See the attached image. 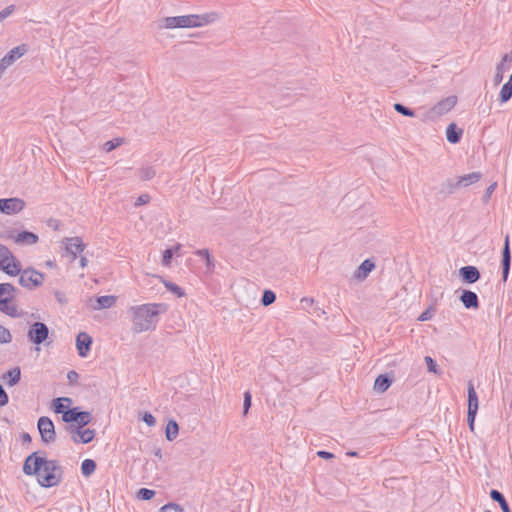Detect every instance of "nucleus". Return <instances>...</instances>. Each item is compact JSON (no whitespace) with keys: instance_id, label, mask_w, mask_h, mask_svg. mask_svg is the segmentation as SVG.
I'll use <instances>...</instances> for the list:
<instances>
[{"instance_id":"1","label":"nucleus","mask_w":512,"mask_h":512,"mask_svg":"<svg viewBox=\"0 0 512 512\" xmlns=\"http://www.w3.org/2000/svg\"><path fill=\"white\" fill-rule=\"evenodd\" d=\"M27 476H35L43 488L58 486L63 481L64 468L59 460L48 459L45 451H35L28 455L22 467Z\"/></svg>"},{"instance_id":"2","label":"nucleus","mask_w":512,"mask_h":512,"mask_svg":"<svg viewBox=\"0 0 512 512\" xmlns=\"http://www.w3.org/2000/svg\"><path fill=\"white\" fill-rule=\"evenodd\" d=\"M133 330L137 333L155 330L159 315L166 311L162 303H149L131 307Z\"/></svg>"},{"instance_id":"3","label":"nucleus","mask_w":512,"mask_h":512,"mask_svg":"<svg viewBox=\"0 0 512 512\" xmlns=\"http://www.w3.org/2000/svg\"><path fill=\"white\" fill-rule=\"evenodd\" d=\"M16 291V288L10 283H1L0 284V311L10 317L18 318L23 315L17 308V306L12 302L13 293Z\"/></svg>"},{"instance_id":"4","label":"nucleus","mask_w":512,"mask_h":512,"mask_svg":"<svg viewBox=\"0 0 512 512\" xmlns=\"http://www.w3.org/2000/svg\"><path fill=\"white\" fill-rule=\"evenodd\" d=\"M197 14L165 17L159 24V28L174 29V28H194L198 27L196 23Z\"/></svg>"},{"instance_id":"5","label":"nucleus","mask_w":512,"mask_h":512,"mask_svg":"<svg viewBox=\"0 0 512 512\" xmlns=\"http://www.w3.org/2000/svg\"><path fill=\"white\" fill-rule=\"evenodd\" d=\"M19 284L29 290L38 288L44 282L45 276L36 269L29 267L24 270L20 269Z\"/></svg>"},{"instance_id":"6","label":"nucleus","mask_w":512,"mask_h":512,"mask_svg":"<svg viewBox=\"0 0 512 512\" xmlns=\"http://www.w3.org/2000/svg\"><path fill=\"white\" fill-rule=\"evenodd\" d=\"M37 428L41 437V441L48 445L56 440V432L53 421L47 417L42 416L38 419Z\"/></svg>"},{"instance_id":"7","label":"nucleus","mask_w":512,"mask_h":512,"mask_svg":"<svg viewBox=\"0 0 512 512\" xmlns=\"http://www.w3.org/2000/svg\"><path fill=\"white\" fill-rule=\"evenodd\" d=\"M62 420L65 423L86 426L92 422V414L89 411H81L79 407H73L68 409L67 413H64Z\"/></svg>"},{"instance_id":"8","label":"nucleus","mask_w":512,"mask_h":512,"mask_svg":"<svg viewBox=\"0 0 512 512\" xmlns=\"http://www.w3.org/2000/svg\"><path fill=\"white\" fill-rule=\"evenodd\" d=\"M49 336V328L43 322H34L28 330L27 337L29 341L36 345L44 343Z\"/></svg>"},{"instance_id":"9","label":"nucleus","mask_w":512,"mask_h":512,"mask_svg":"<svg viewBox=\"0 0 512 512\" xmlns=\"http://www.w3.org/2000/svg\"><path fill=\"white\" fill-rule=\"evenodd\" d=\"M456 103H457L456 96H448V97L440 100L428 111V117L430 119H435L437 117L445 115L446 113H448L450 110H452L454 108Z\"/></svg>"},{"instance_id":"10","label":"nucleus","mask_w":512,"mask_h":512,"mask_svg":"<svg viewBox=\"0 0 512 512\" xmlns=\"http://www.w3.org/2000/svg\"><path fill=\"white\" fill-rule=\"evenodd\" d=\"M25 207V201L14 198H0V212L6 215L17 214Z\"/></svg>"},{"instance_id":"11","label":"nucleus","mask_w":512,"mask_h":512,"mask_svg":"<svg viewBox=\"0 0 512 512\" xmlns=\"http://www.w3.org/2000/svg\"><path fill=\"white\" fill-rule=\"evenodd\" d=\"M20 262L14 257L12 252L10 251V256L7 255V258H1L0 260V270L5 272L10 276H16L20 273Z\"/></svg>"},{"instance_id":"12","label":"nucleus","mask_w":512,"mask_h":512,"mask_svg":"<svg viewBox=\"0 0 512 512\" xmlns=\"http://www.w3.org/2000/svg\"><path fill=\"white\" fill-rule=\"evenodd\" d=\"M502 280L506 282L509 276L510 267H511V250H510V239L509 235H506L504 246L502 249Z\"/></svg>"},{"instance_id":"13","label":"nucleus","mask_w":512,"mask_h":512,"mask_svg":"<svg viewBox=\"0 0 512 512\" xmlns=\"http://www.w3.org/2000/svg\"><path fill=\"white\" fill-rule=\"evenodd\" d=\"M511 62L512 52L504 54L501 62L496 66V72L493 77L494 85H499L503 81L504 73L510 69Z\"/></svg>"},{"instance_id":"14","label":"nucleus","mask_w":512,"mask_h":512,"mask_svg":"<svg viewBox=\"0 0 512 512\" xmlns=\"http://www.w3.org/2000/svg\"><path fill=\"white\" fill-rule=\"evenodd\" d=\"M92 337L86 332H80L76 337V347L80 357H86L91 350Z\"/></svg>"},{"instance_id":"15","label":"nucleus","mask_w":512,"mask_h":512,"mask_svg":"<svg viewBox=\"0 0 512 512\" xmlns=\"http://www.w3.org/2000/svg\"><path fill=\"white\" fill-rule=\"evenodd\" d=\"M459 275L464 283L473 284L477 282L480 277V271L477 267L472 265L463 266L459 269Z\"/></svg>"},{"instance_id":"16","label":"nucleus","mask_w":512,"mask_h":512,"mask_svg":"<svg viewBox=\"0 0 512 512\" xmlns=\"http://www.w3.org/2000/svg\"><path fill=\"white\" fill-rule=\"evenodd\" d=\"M26 52L27 48L24 44L14 47L0 60L1 66H6L8 68Z\"/></svg>"},{"instance_id":"17","label":"nucleus","mask_w":512,"mask_h":512,"mask_svg":"<svg viewBox=\"0 0 512 512\" xmlns=\"http://www.w3.org/2000/svg\"><path fill=\"white\" fill-rule=\"evenodd\" d=\"M11 238L18 245L22 246H30L34 245L39 241V237L37 234L30 231H21L16 235H12Z\"/></svg>"},{"instance_id":"18","label":"nucleus","mask_w":512,"mask_h":512,"mask_svg":"<svg viewBox=\"0 0 512 512\" xmlns=\"http://www.w3.org/2000/svg\"><path fill=\"white\" fill-rule=\"evenodd\" d=\"M463 306L466 309H478L480 307V302L477 294L471 290L464 289L459 297Z\"/></svg>"},{"instance_id":"19","label":"nucleus","mask_w":512,"mask_h":512,"mask_svg":"<svg viewBox=\"0 0 512 512\" xmlns=\"http://www.w3.org/2000/svg\"><path fill=\"white\" fill-rule=\"evenodd\" d=\"M65 248L75 259L78 254L83 252L85 245L80 237H70L65 239Z\"/></svg>"},{"instance_id":"20","label":"nucleus","mask_w":512,"mask_h":512,"mask_svg":"<svg viewBox=\"0 0 512 512\" xmlns=\"http://www.w3.org/2000/svg\"><path fill=\"white\" fill-rule=\"evenodd\" d=\"M375 268V263L371 259H365L354 272V278L364 280L369 273Z\"/></svg>"},{"instance_id":"21","label":"nucleus","mask_w":512,"mask_h":512,"mask_svg":"<svg viewBox=\"0 0 512 512\" xmlns=\"http://www.w3.org/2000/svg\"><path fill=\"white\" fill-rule=\"evenodd\" d=\"M117 298L113 295L98 296L92 308L95 310L108 309L115 305Z\"/></svg>"},{"instance_id":"22","label":"nucleus","mask_w":512,"mask_h":512,"mask_svg":"<svg viewBox=\"0 0 512 512\" xmlns=\"http://www.w3.org/2000/svg\"><path fill=\"white\" fill-rule=\"evenodd\" d=\"M463 130L458 128L455 123H450L446 129L447 141L452 144H457L462 138Z\"/></svg>"},{"instance_id":"23","label":"nucleus","mask_w":512,"mask_h":512,"mask_svg":"<svg viewBox=\"0 0 512 512\" xmlns=\"http://www.w3.org/2000/svg\"><path fill=\"white\" fill-rule=\"evenodd\" d=\"M467 392H468V400H467L468 401V409L467 410L468 411H478V406H479L478 395L475 391L472 381L468 382Z\"/></svg>"},{"instance_id":"24","label":"nucleus","mask_w":512,"mask_h":512,"mask_svg":"<svg viewBox=\"0 0 512 512\" xmlns=\"http://www.w3.org/2000/svg\"><path fill=\"white\" fill-rule=\"evenodd\" d=\"M392 384V378L387 374H380L374 382V390L383 393L388 390Z\"/></svg>"},{"instance_id":"25","label":"nucleus","mask_w":512,"mask_h":512,"mask_svg":"<svg viewBox=\"0 0 512 512\" xmlns=\"http://www.w3.org/2000/svg\"><path fill=\"white\" fill-rule=\"evenodd\" d=\"M95 438V430L87 428V429H81L79 436L72 437V441L76 444L82 443V444H88L93 441Z\"/></svg>"},{"instance_id":"26","label":"nucleus","mask_w":512,"mask_h":512,"mask_svg":"<svg viewBox=\"0 0 512 512\" xmlns=\"http://www.w3.org/2000/svg\"><path fill=\"white\" fill-rule=\"evenodd\" d=\"M490 497L493 501H495L499 504V506L501 507L503 512H511V509L509 507V504H508L506 498L500 491H498L496 489H492L490 491Z\"/></svg>"},{"instance_id":"27","label":"nucleus","mask_w":512,"mask_h":512,"mask_svg":"<svg viewBox=\"0 0 512 512\" xmlns=\"http://www.w3.org/2000/svg\"><path fill=\"white\" fill-rule=\"evenodd\" d=\"M3 378L6 381L7 385L10 386V387H13L15 386L16 384H18V382L20 381L21 379V371H20V368L19 367H15L13 369H10L8 370Z\"/></svg>"},{"instance_id":"28","label":"nucleus","mask_w":512,"mask_h":512,"mask_svg":"<svg viewBox=\"0 0 512 512\" xmlns=\"http://www.w3.org/2000/svg\"><path fill=\"white\" fill-rule=\"evenodd\" d=\"M482 178L481 172H472L458 178V183L460 187H467L471 184L478 182Z\"/></svg>"},{"instance_id":"29","label":"nucleus","mask_w":512,"mask_h":512,"mask_svg":"<svg viewBox=\"0 0 512 512\" xmlns=\"http://www.w3.org/2000/svg\"><path fill=\"white\" fill-rule=\"evenodd\" d=\"M64 402H67L68 404L71 403V399L68 397H60L52 400V407L55 413L62 414L64 416V413H67L68 405H65Z\"/></svg>"},{"instance_id":"30","label":"nucleus","mask_w":512,"mask_h":512,"mask_svg":"<svg viewBox=\"0 0 512 512\" xmlns=\"http://www.w3.org/2000/svg\"><path fill=\"white\" fill-rule=\"evenodd\" d=\"M458 187H460L458 179H447L445 182L441 184L439 193L447 196L453 194Z\"/></svg>"},{"instance_id":"31","label":"nucleus","mask_w":512,"mask_h":512,"mask_svg":"<svg viewBox=\"0 0 512 512\" xmlns=\"http://www.w3.org/2000/svg\"><path fill=\"white\" fill-rule=\"evenodd\" d=\"M179 433V426L177 422L173 419L169 420L166 429H165V436L168 441L174 440Z\"/></svg>"},{"instance_id":"32","label":"nucleus","mask_w":512,"mask_h":512,"mask_svg":"<svg viewBox=\"0 0 512 512\" xmlns=\"http://www.w3.org/2000/svg\"><path fill=\"white\" fill-rule=\"evenodd\" d=\"M96 462L93 459H85L81 463V473L85 477L91 476L96 470Z\"/></svg>"},{"instance_id":"33","label":"nucleus","mask_w":512,"mask_h":512,"mask_svg":"<svg viewBox=\"0 0 512 512\" xmlns=\"http://www.w3.org/2000/svg\"><path fill=\"white\" fill-rule=\"evenodd\" d=\"M196 23H198V27H202L204 25L215 22L218 19V14L216 12L205 13L201 15H197Z\"/></svg>"},{"instance_id":"34","label":"nucleus","mask_w":512,"mask_h":512,"mask_svg":"<svg viewBox=\"0 0 512 512\" xmlns=\"http://www.w3.org/2000/svg\"><path fill=\"white\" fill-rule=\"evenodd\" d=\"M512 98V84L506 82L499 93V100L501 103H506Z\"/></svg>"},{"instance_id":"35","label":"nucleus","mask_w":512,"mask_h":512,"mask_svg":"<svg viewBox=\"0 0 512 512\" xmlns=\"http://www.w3.org/2000/svg\"><path fill=\"white\" fill-rule=\"evenodd\" d=\"M138 174L141 180H151L156 175V170L152 166H145L138 170Z\"/></svg>"},{"instance_id":"36","label":"nucleus","mask_w":512,"mask_h":512,"mask_svg":"<svg viewBox=\"0 0 512 512\" xmlns=\"http://www.w3.org/2000/svg\"><path fill=\"white\" fill-rule=\"evenodd\" d=\"M180 249V244H177L174 248H168L163 252L162 264L169 266L173 258L174 252Z\"/></svg>"},{"instance_id":"37","label":"nucleus","mask_w":512,"mask_h":512,"mask_svg":"<svg viewBox=\"0 0 512 512\" xmlns=\"http://www.w3.org/2000/svg\"><path fill=\"white\" fill-rule=\"evenodd\" d=\"M163 283L166 289L175 294L177 297H183L185 295L184 290L177 284L170 281H163Z\"/></svg>"},{"instance_id":"38","label":"nucleus","mask_w":512,"mask_h":512,"mask_svg":"<svg viewBox=\"0 0 512 512\" xmlns=\"http://www.w3.org/2000/svg\"><path fill=\"white\" fill-rule=\"evenodd\" d=\"M276 300V294L272 290H265L261 298V304L263 306H269Z\"/></svg>"},{"instance_id":"39","label":"nucleus","mask_w":512,"mask_h":512,"mask_svg":"<svg viewBox=\"0 0 512 512\" xmlns=\"http://www.w3.org/2000/svg\"><path fill=\"white\" fill-rule=\"evenodd\" d=\"M123 143H124V139L123 138H114L112 140H109V141L105 142L104 145H103V149L106 152H111V151H113L114 149H116L117 147H119Z\"/></svg>"},{"instance_id":"40","label":"nucleus","mask_w":512,"mask_h":512,"mask_svg":"<svg viewBox=\"0 0 512 512\" xmlns=\"http://www.w3.org/2000/svg\"><path fill=\"white\" fill-rule=\"evenodd\" d=\"M155 491L148 488H140L137 491V498L140 500H151L155 496Z\"/></svg>"},{"instance_id":"41","label":"nucleus","mask_w":512,"mask_h":512,"mask_svg":"<svg viewBox=\"0 0 512 512\" xmlns=\"http://www.w3.org/2000/svg\"><path fill=\"white\" fill-rule=\"evenodd\" d=\"M394 109H395V111H397L398 113H400V114H402L404 116H407V117H414L415 116L414 110H412L409 107H406L405 105H403L401 103H395L394 104Z\"/></svg>"},{"instance_id":"42","label":"nucleus","mask_w":512,"mask_h":512,"mask_svg":"<svg viewBox=\"0 0 512 512\" xmlns=\"http://www.w3.org/2000/svg\"><path fill=\"white\" fill-rule=\"evenodd\" d=\"M12 341V335L8 329L0 325V343L6 344Z\"/></svg>"},{"instance_id":"43","label":"nucleus","mask_w":512,"mask_h":512,"mask_svg":"<svg viewBox=\"0 0 512 512\" xmlns=\"http://www.w3.org/2000/svg\"><path fill=\"white\" fill-rule=\"evenodd\" d=\"M67 424L68 425L65 427V429L69 434H71V438L74 436H79L81 429L85 427V426H80L78 424H73V423H67Z\"/></svg>"},{"instance_id":"44","label":"nucleus","mask_w":512,"mask_h":512,"mask_svg":"<svg viewBox=\"0 0 512 512\" xmlns=\"http://www.w3.org/2000/svg\"><path fill=\"white\" fill-rule=\"evenodd\" d=\"M424 360L429 372L439 374L438 365L433 358H431L430 356H426Z\"/></svg>"},{"instance_id":"45","label":"nucleus","mask_w":512,"mask_h":512,"mask_svg":"<svg viewBox=\"0 0 512 512\" xmlns=\"http://www.w3.org/2000/svg\"><path fill=\"white\" fill-rule=\"evenodd\" d=\"M252 404V395L250 391H246L244 393V399H243V414L246 415L251 407Z\"/></svg>"},{"instance_id":"46","label":"nucleus","mask_w":512,"mask_h":512,"mask_svg":"<svg viewBox=\"0 0 512 512\" xmlns=\"http://www.w3.org/2000/svg\"><path fill=\"white\" fill-rule=\"evenodd\" d=\"M161 512H183V508L176 503H168L161 508Z\"/></svg>"},{"instance_id":"47","label":"nucleus","mask_w":512,"mask_h":512,"mask_svg":"<svg viewBox=\"0 0 512 512\" xmlns=\"http://www.w3.org/2000/svg\"><path fill=\"white\" fill-rule=\"evenodd\" d=\"M496 187H497V183L496 182H493L492 184H490L487 187V189H486V191H485V193H484V195L482 197L483 203H487L490 200L491 195L495 191Z\"/></svg>"},{"instance_id":"48","label":"nucleus","mask_w":512,"mask_h":512,"mask_svg":"<svg viewBox=\"0 0 512 512\" xmlns=\"http://www.w3.org/2000/svg\"><path fill=\"white\" fill-rule=\"evenodd\" d=\"M477 412L478 411H468L467 410V424H468L470 431H472V432L474 431L475 418H476Z\"/></svg>"},{"instance_id":"49","label":"nucleus","mask_w":512,"mask_h":512,"mask_svg":"<svg viewBox=\"0 0 512 512\" xmlns=\"http://www.w3.org/2000/svg\"><path fill=\"white\" fill-rule=\"evenodd\" d=\"M433 313H434V309L432 307H429L428 309H426L424 312H422L420 314V316L418 317V320L422 321V322L428 321L433 317Z\"/></svg>"},{"instance_id":"50","label":"nucleus","mask_w":512,"mask_h":512,"mask_svg":"<svg viewBox=\"0 0 512 512\" xmlns=\"http://www.w3.org/2000/svg\"><path fill=\"white\" fill-rule=\"evenodd\" d=\"M9 402V396L4 390L3 386L0 384V406H6Z\"/></svg>"},{"instance_id":"51","label":"nucleus","mask_w":512,"mask_h":512,"mask_svg":"<svg viewBox=\"0 0 512 512\" xmlns=\"http://www.w3.org/2000/svg\"><path fill=\"white\" fill-rule=\"evenodd\" d=\"M142 420L150 427L152 426H155L156 424V419L155 417L151 414V413H148L146 412L143 417H142Z\"/></svg>"},{"instance_id":"52","label":"nucleus","mask_w":512,"mask_h":512,"mask_svg":"<svg viewBox=\"0 0 512 512\" xmlns=\"http://www.w3.org/2000/svg\"><path fill=\"white\" fill-rule=\"evenodd\" d=\"M150 201V196L148 194H141L135 201L134 206L138 207L144 204H147Z\"/></svg>"},{"instance_id":"53","label":"nucleus","mask_w":512,"mask_h":512,"mask_svg":"<svg viewBox=\"0 0 512 512\" xmlns=\"http://www.w3.org/2000/svg\"><path fill=\"white\" fill-rule=\"evenodd\" d=\"M14 11V6L10 5L4 8L2 11H0V21L7 18L12 12Z\"/></svg>"},{"instance_id":"54","label":"nucleus","mask_w":512,"mask_h":512,"mask_svg":"<svg viewBox=\"0 0 512 512\" xmlns=\"http://www.w3.org/2000/svg\"><path fill=\"white\" fill-rule=\"evenodd\" d=\"M78 378H79V374L74 370H71L67 373V379L70 384L76 383Z\"/></svg>"},{"instance_id":"55","label":"nucleus","mask_w":512,"mask_h":512,"mask_svg":"<svg viewBox=\"0 0 512 512\" xmlns=\"http://www.w3.org/2000/svg\"><path fill=\"white\" fill-rule=\"evenodd\" d=\"M317 456L322 459H333L335 457L333 453L325 450L317 451Z\"/></svg>"},{"instance_id":"56","label":"nucleus","mask_w":512,"mask_h":512,"mask_svg":"<svg viewBox=\"0 0 512 512\" xmlns=\"http://www.w3.org/2000/svg\"><path fill=\"white\" fill-rule=\"evenodd\" d=\"M196 254H197L198 256H200V257L205 258V257H208L210 253H209V251H208L207 249H201V250H198V251L196 252Z\"/></svg>"},{"instance_id":"57","label":"nucleus","mask_w":512,"mask_h":512,"mask_svg":"<svg viewBox=\"0 0 512 512\" xmlns=\"http://www.w3.org/2000/svg\"><path fill=\"white\" fill-rule=\"evenodd\" d=\"M22 440H23L24 443L25 442L30 443L32 441V438H31V436L28 433H23L22 434Z\"/></svg>"},{"instance_id":"58","label":"nucleus","mask_w":512,"mask_h":512,"mask_svg":"<svg viewBox=\"0 0 512 512\" xmlns=\"http://www.w3.org/2000/svg\"><path fill=\"white\" fill-rule=\"evenodd\" d=\"M301 303L306 304V305H312L314 303V299L305 297L301 300Z\"/></svg>"},{"instance_id":"59","label":"nucleus","mask_w":512,"mask_h":512,"mask_svg":"<svg viewBox=\"0 0 512 512\" xmlns=\"http://www.w3.org/2000/svg\"><path fill=\"white\" fill-rule=\"evenodd\" d=\"M87 263H88V260H87L86 257H81L80 258L79 264H80L81 268H85L87 266Z\"/></svg>"},{"instance_id":"60","label":"nucleus","mask_w":512,"mask_h":512,"mask_svg":"<svg viewBox=\"0 0 512 512\" xmlns=\"http://www.w3.org/2000/svg\"><path fill=\"white\" fill-rule=\"evenodd\" d=\"M205 261H206V265L207 267H210V266H213V258L211 257V255L209 254L208 257H205Z\"/></svg>"},{"instance_id":"61","label":"nucleus","mask_w":512,"mask_h":512,"mask_svg":"<svg viewBox=\"0 0 512 512\" xmlns=\"http://www.w3.org/2000/svg\"><path fill=\"white\" fill-rule=\"evenodd\" d=\"M357 454L358 453L356 451H349V452H347V455L351 456V457L357 456Z\"/></svg>"},{"instance_id":"62","label":"nucleus","mask_w":512,"mask_h":512,"mask_svg":"<svg viewBox=\"0 0 512 512\" xmlns=\"http://www.w3.org/2000/svg\"><path fill=\"white\" fill-rule=\"evenodd\" d=\"M155 455L159 458L162 457V453H161V450L160 449H157V451L155 452Z\"/></svg>"},{"instance_id":"63","label":"nucleus","mask_w":512,"mask_h":512,"mask_svg":"<svg viewBox=\"0 0 512 512\" xmlns=\"http://www.w3.org/2000/svg\"><path fill=\"white\" fill-rule=\"evenodd\" d=\"M508 83L512 84V73L510 74L509 76V80L507 81Z\"/></svg>"},{"instance_id":"64","label":"nucleus","mask_w":512,"mask_h":512,"mask_svg":"<svg viewBox=\"0 0 512 512\" xmlns=\"http://www.w3.org/2000/svg\"><path fill=\"white\" fill-rule=\"evenodd\" d=\"M47 265H48V266H52L53 264H52V262H51V261H48V262H47Z\"/></svg>"}]
</instances>
